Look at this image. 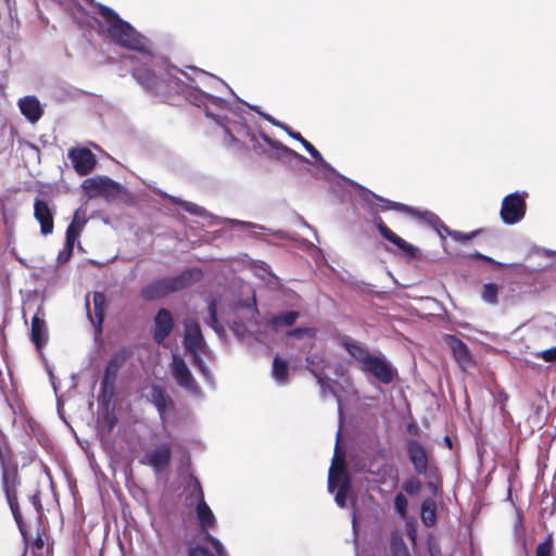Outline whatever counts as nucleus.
<instances>
[{"label":"nucleus","instance_id":"nucleus-1","mask_svg":"<svg viewBox=\"0 0 556 556\" xmlns=\"http://www.w3.org/2000/svg\"><path fill=\"white\" fill-rule=\"evenodd\" d=\"M194 76H190L180 68H172L168 74L174 77V85H162L157 90L164 93L169 88L174 89L173 94H182L185 98L198 108H203L205 115L215 121L223 127L231 141H240L241 138H249L253 149L257 151L260 143L254 134L247 127L242 115L243 109L238 103H229L225 99L213 96L200 88V85L219 91L222 88L228 89L233 96L231 88L222 79L208 74L198 67H191Z\"/></svg>","mask_w":556,"mask_h":556},{"label":"nucleus","instance_id":"nucleus-2","mask_svg":"<svg viewBox=\"0 0 556 556\" xmlns=\"http://www.w3.org/2000/svg\"><path fill=\"white\" fill-rule=\"evenodd\" d=\"M99 14L104 21L109 39L125 49L134 50L139 55H129L131 63L136 64L131 70L132 77L150 94L162 101H169L174 89L168 87L164 93L157 92L162 85H174V77L168 74L176 66L168 64L166 60L152 55L148 48V39L138 33L132 25L124 21L112 8L97 3Z\"/></svg>","mask_w":556,"mask_h":556},{"label":"nucleus","instance_id":"nucleus-3","mask_svg":"<svg viewBox=\"0 0 556 556\" xmlns=\"http://www.w3.org/2000/svg\"><path fill=\"white\" fill-rule=\"evenodd\" d=\"M350 186H352L355 190H357L359 198L371 205L374 201L378 202V206L381 211H396L400 213L408 214L409 216L414 217L415 219L425 223L432 227L434 224L438 226H441V218L433 212L425 210L421 211L419 208L400 203L394 202L388 199H384L375 192L370 191L369 189L363 187L362 185L357 184L356 181H353L351 179L344 178Z\"/></svg>","mask_w":556,"mask_h":556},{"label":"nucleus","instance_id":"nucleus-4","mask_svg":"<svg viewBox=\"0 0 556 556\" xmlns=\"http://www.w3.org/2000/svg\"><path fill=\"white\" fill-rule=\"evenodd\" d=\"M340 432L339 429L336 438L333 457L328 472V491L333 493L334 490L338 489L334 494V502L339 507L344 508L348 493L351 489V478L344 465L345 451L339 444Z\"/></svg>","mask_w":556,"mask_h":556},{"label":"nucleus","instance_id":"nucleus-5","mask_svg":"<svg viewBox=\"0 0 556 556\" xmlns=\"http://www.w3.org/2000/svg\"><path fill=\"white\" fill-rule=\"evenodd\" d=\"M200 277L198 269H187L174 277L161 278L143 287L140 296L146 301L164 298L191 286Z\"/></svg>","mask_w":556,"mask_h":556},{"label":"nucleus","instance_id":"nucleus-6","mask_svg":"<svg viewBox=\"0 0 556 556\" xmlns=\"http://www.w3.org/2000/svg\"><path fill=\"white\" fill-rule=\"evenodd\" d=\"M406 455L413 466L414 472L420 477H435L439 471L437 462L431 452L419 441H406Z\"/></svg>","mask_w":556,"mask_h":556},{"label":"nucleus","instance_id":"nucleus-7","mask_svg":"<svg viewBox=\"0 0 556 556\" xmlns=\"http://www.w3.org/2000/svg\"><path fill=\"white\" fill-rule=\"evenodd\" d=\"M129 357L127 349L115 352L105 365L104 374L101 380L100 397L103 403H109L114 394V386L121 368L126 364Z\"/></svg>","mask_w":556,"mask_h":556},{"label":"nucleus","instance_id":"nucleus-8","mask_svg":"<svg viewBox=\"0 0 556 556\" xmlns=\"http://www.w3.org/2000/svg\"><path fill=\"white\" fill-rule=\"evenodd\" d=\"M527 192H513L504 197L500 216L505 225H516L521 222L527 212Z\"/></svg>","mask_w":556,"mask_h":556},{"label":"nucleus","instance_id":"nucleus-9","mask_svg":"<svg viewBox=\"0 0 556 556\" xmlns=\"http://www.w3.org/2000/svg\"><path fill=\"white\" fill-rule=\"evenodd\" d=\"M170 368L173 378L180 388H182L184 390H186L188 393L195 397H203L202 389L195 381L194 377L192 376L190 369L188 368L182 357H180L177 354H174Z\"/></svg>","mask_w":556,"mask_h":556},{"label":"nucleus","instance_id":"nucleus-10","mask_svg":"<svg viewBox=\"0 0 556 556\" xmlns=\"http://www.w3.org/2000/svg\"><path fill=\"white\" fill-rule=\"evenodd\" d=\"M261 137L270 147L271 152L267 153L260 146L257 149V150H260V153L267 154L268 157L275 159L283 164H292L293 162H296V163H308L309 162L305 156L301 155L300 153L295 152L294 150L282 144L280 141L271 139L266 134L261 132Z\"/></svg>","mask_w":556,"mask_h":556},{"label":"nucleus","instance_id":"nucleus-11","mask_svg":"<svg viewBox=\"0 0 556 556\" xmlns=\"http://www.w3.org/2000/svg\"><path fill=\"white\" fill-rule=\"evenodd\" d=\"M362 370L372 375L382 384H390L397 376L396 368L383 356L372 355Z\"/></svg>","mask_w":556,"mask_h":556},{"label":"nucleus","instance_id":"nucleus-12","mask_svg":"<svg viewBox=\"0 0 556 556\" xmlns=\"http://www.w3.org/2000/svg\"><path fill=\"white\" fill-rule=\"evenodd\" d=\"M87 223L86 218L79 219V210L75 212L74 217L66 228L65 232V245L58 254V263L64 264L70 261L73 255V250L77 238L79 237L81 229Z\"/></svg>","mask_w":556,"mask_h":556},{"label":"nucleus","instance_id":"nucleus-13","mask_svg":"<svg viewBox=\"0 0 556 556\" xmlns=\"http://www.w3.org/2000/svg\"><path fill=\"white\" fill-rule=\"evenodd\" d=\"M81 187L88 192L89 197H112L119 193L121 185L108 176H96L84 180Z\"/></svg>","mask_w":556,"mask_h":556},{"label":"nucleus","instance_id":"nucleus-14","mask_svg":"<svg viewBox=\"0 0 556 556\" xmlns=\"http://www.w3.org/2000/svg\"><path fill=\"white\" fill-rule=\"evenodd\" d=\"M444 342L450 348L454 359L463 370L475 366V359L463 340L454 334H446Z\"/></svg>","mask_w":556,"mask_h":556},{"label":"nucleus","instance_id":"nucleus-15","mask_svg":"<svg viewBox=\"0 0 556 556\" xmlns=\"http://www.w3.org/2000/svg\"><path fill=\"white\" fill-rule=\"evenodd\" d=\"M68 159L72 161L75 172L80 176L90 174L97 164L94 154L87 148L70 149Z\"/></svg>","mask_w":556,"mask_h":556},{"label":"nucleus","instance_id":"nucleus-16","mask_svg":"<svg viewBox=\"0 0 556 556\" xmlns=\"http://www.w3.org/2000/svg\"><path fill=\"white\" fill-rule=\"evenodd\" d=\"M372 222L383 239L396 245L401 251H403V253L407 257L415 258L417 256V248H415L413 244L408 243L400 236H397L395 232H393L390 228H388L380 216L374 215Z\"/></svg>","mask_w":556,"mask_h":556},{"label":"nucleus","instance_id":"nucleus-17","mask_svg":"<svg viewBox=\"0 0 556 556\" xmlns=\"http://www.w3.org/2000/svg\"><path fill=\"white\" fill-rule=\"evenodd\" d=\"M286 132L293 139L298 140L300 144L309 153V155L316 160L317 168L324 174L325 177H331L338 175L337 170L324 160L320 152L305 138L302 137L300 132L293 131L290 127H286Z\"/></svg>","mask_w":556,"mask_h":556},{"label":"nucleus","instance_id":"nucleus-18","mask_svg":"<svg viewBox=\"0 0 556 556\" xmlns=\"http://www.w3.org/2000/svg\"><path fill=\"white\" fill-rule=\"evenodd\" d=\"M174 329V318L167 308H160L154 316L153 340L162 344Z\"/></svg>","mask_w":556,"mask_h":556},{"label":"nucleus","instance_id":"nucleus-19","mask_svg":"<svg viewBox=\"0 0 556 556\" xmlns=\"http://www.w3.org/2000/svg\"><path fill=\"white\" fill-rule=\"evenodd\" d=\"M172 450L168 444L156 446L152 452L144 456L142 464L151 466L156 473H161L169 465Z\"/></svg>","mask_w":556,"mask_h":556},{"label":"nucleus","instance_id":"nucleus-20","mask_svg":"<svg viewBox=\"0 0 556 556\" xmlns=\"http://www.w3.org/2000/svg\"><path fill=\"white\" fill-rule=\"evenodd\" d=\"M34 217L40 225V232L43 236L53 232V211L48 202L42 199H35L34 202Z\"/></svg>","mask_w":556,"mask_h":556},{"label":"nucleus","instance_id":"nucleus-21","mask_svg":"<svg viewBox=\"0 0 556 556\" xmlns=\"http://www.w3.org/2000/svg\"><path fill=\"white\" fill-rule=\"evenodd\" d=\"M327 362L325 357L318 353H313L306 356V369L313 374L320 388V394L326 397V387L328 386L325 368Z\"/></svg>","mask_w":556,"mask_h":556},{"label":"nucleus","instance_id":"nucleus-22","mask_svg":"<svg viewBox=\"0 0 556 556\" xmlns=\"http://www.w3.org/2000/svg\"><path fill=\"white\" fill-rule=\"evenodd\" d=\"M186 352L201 350L204 355L208 352L200 325L195 321L186 325V332L182 340Z\"/></svg>","mask_w":556,"mask_h":556},{"label":"nucleus","instance_id":"nucleus-23","mask_svg":"<svg viewBox=\"0 0 556 556\" xmlns=\"http://www.w3.org/2000/svg\"><path fill=\"white\" fill-rule=\"evenodd\" d=\"M2 486H3V491L5 493V497H7L8 504L10 506V508H11L13 518H14V520H15L18 529H20V531L22 533H24V531H23V518H22V515L20 513L18 503H17V498H16V492L14 490V488H15V478H13L12 481H10L9 475H8L5 469H3V473H2Z\"/></svg>","mask_w":556,"mask_h":556},{"label":"nucleus","instance_id":"nucleus-24","mask_svg":"<svg viewBox=\"0 0 556 556\" xmlns=\"http://www.w3.org/2000/svg\"><path fill=\"white\" fill-rule=\"evenodd\" d=\"M30 339L38 351L48 342V328L40 309L31 318Z\"/></svg>","mask_w":556,"mask_h":556},{"label":"nucleus","instance_id":"nucleus-25","mask_svg":"<svg viewBox=\"0 0 556 556\" xmlns=\"http://www.w3.org/2000/svg\"><path fill=\"white\" fill-rule=\"evenodd\" d=\"M17 104L21 113L30 123L38 122L43 114L40 101L35 96H25L18 100Z\"/></svg>","mask_w":556,"mask_h":556},{"label":"nucleus","instance_id":"nucleus-26","mask_svg":"<svg viewBox=\"0 0 556 556\" xmlns=\"http://www.w3.org/2000/svg\"><path fill=\"white\" fill-rule=\"evenodd\" d=\"M148 399L155 406L160 418L163 421L168 405L172 403V400L166 393L165 389L160 384H152Z\"/></svg>","mask_w":556,"mask_h":556},{"label":"nucleus","instance_id":"nucleus-27","mask_svg":"<svg viewBox=\"0 0 556 556\" xmlns=\"http://www.w3.org/2000/svg\"><path fill=\"white\" fill-rule=\"evenodd\" d=\"M92 300H93L94 319L91 317V314H90V304H89L88 299L86 300L87 315H88L91 324L94 326L97 325L98 331H101L102 323L104 319V307L106 304V296L103 292L96 291V292H93Z\"/></svg>","mask_w":556,"mask_h":556},{"label":"nucleus","instance_id":"nucleus-28","mask_svg":"<svg viewBox=\"0 0 556 556\" xmlns=\"http://www.w3.org/2000/svg\"><path fill=\"white\" fill-rule=\"evenodd\" d=\"M195 515L202 530L215 527L216 518L205 500L201 498V501L195 503Z\"/></svg>","mask_w":556,"mask_h":556},{"label":"nucleus","instance_id":"nucleus-29","mask_svg":"<svg viewBox=\"0 0 556 556\" xmlns=\"http://www.w3.org/2000/svg\"><path fill=\"white\" fill-rule=\"evenodd\" d=\"M342 345L354 359L362 364V369L367 364V359L371 358L374 355L370 354L362 343L352 339H344Z\"/></svg>","mask_w":556,"mask_h":556},{"label":"nucleus","instance_id":"nucleus-30","mask_svg":"<svg viewBox=\"0 0 556 556\" xmlns=\"http://www.w3.org/2000/svg\"><path fill=\"white\" fill-rule=\"evenodd\" d=\"M420 519L425 527H433L437 522V504L428 497L425 498L420 506Z\"/></svg>","mask_w":556,"mask_h":556},{"label":"nucleus","instance_id":"nucleus-31","mask_svg":"<svg viewBox=\"0 0 556 556\" xmlns=\"http://www.w3.org/2000/svg\"><path fill=\"white\" fill-rule=\"evenodd\" d=\"M154 192H155V194L162 197L163 199H168L170 202L179 204L186 212H188L192 215H197V216H206L207 215V212L204 207L199 206L192 202L180 200V199L169 195L159 189L155 190Z\"/></svg>","mask_w":556,"mask_h":556},{"label":"nucleus","instance_id":"nucleus-32","mask_svg":"<svg viewBox=\"0 0 556 556\" xmlns=\"http://www.w3.org/2000/svg\"><path fill=\"white\" fill-rule=\"evenodd\" d=\"M188 353L191 355V363L192 365L201 372L204 380L207 384L211 387L215 386L214 377L211 370L205 365L204 361L201 357V350L195 351H188Z\"/></svg>","mask_w":556,"mask_h":556},{"label":"nucleus","instance_id":"nucleus-33","mask_svg":"<svg viewBox=\"0 0 556 556\" xmlns=\"http://www.w3.org/2000/svg\"><path fill=\"white\" fill-rule=\"evenodd\" d=\"M188 353L191 355V363L192 365L201 372L204 380L207 384L211 387L215 386L214 377L211 370L205 365L204 361L201 357V350L195 351H188Z\"/></svg>","mask_w":556,"mask_h":556},{"label":"nucleus","instance_id":"nucleus-34","mask_svg":"<svg viewBox=\"0 0 556 556\" xmlns=\"http://www.w3.org/2000/svg\"><path fill=\"white\" fill-rule=\"evenodd\" d=\"M273 378L278 384H286L289 380V367L288 363L280 358L279 356H276L273 362V369H271Z\"/></svg>","mask_w":556,"mask_h":556},{"label":"nucleus","instance_id":"nucleus-35","mask_svg":"<svg viewBox=\"0 0 556 556\" xmlns=\"http://www.w3.org/2000/svg\"><path fill=\"white\" fill-rule=\"evenodd\" d=\"M298 317L299 313L296 311L281 312L273 315L269 319V324L275 328L292 326L296 321Z\"/></svg>","mask_w":556,"mask_h":556},{"label":"nucleus","instance_id":"nucleus-36","mask_svg":"<svg viewBox=\"0 0 556 556\" xmlns=\"http://www.w3.org/2000/svg\"><path fill=\"white\" fill-rule=\"evenodd\" d=\"M187 490H188V495H187L188 501H190V502L195 501V503H197V502L201 501V498L205 500L202 485H201L199 479L197 477H194L193 475H189V477H188Z\"/></svg>","mask_w":556,"mask_h":556},{"label":"nucleus","instance_id":"nucleus-37","mask_svg":"<svg viewBox=\"0 0 556 556\" xmlns=\"http://www.w3.org/2000/svg\"><path fill=\"white\" fill-rule=\"evenodd\" d=\"M498 286L495 282H488L483 285L481 298L482 300L491 305L498 303Z\"/></svg>","mask_w":556,"mask_h":556},{"label":"nucleus","instance_id":"nucleus-38","mask_svg":"<svg viewBox=\"0 0 556 556\" xmlns=\"http://www.w3.org/2000/svg\"><path fill=\"white\" fill-rule=\"evenodd\" d=\"M389 556H410L408 548L401 536H392Z\"/></svg>","mask_w":556,"mask_h":556},{"label":"nucleus","instance_id":"nucleus-39","mask_svg":"<svg viewBox=\"0 0 556 556\" xmlns=\"http://www.w3.org/2000/svg\"><path fill=\"white\" fill-rule=\"evenodd\" d=\"M421 486H422V484H421V481L419 480V478H417L416 476H410L403 482L402 490L407 495L415 496V495L419 494Z\"/></svg>","mask_w":556,"mask_h":556},{"label":"nucleus","instance_id":"nucleus-40","mask_svg":"<svg viewBox=\"0 0 556 556\" xmlns=\"http://www.w3.org/2000/svg\"><path fill=\"white\" fill-rule=\"evenodd\" d=\"M327 382H328V386L326 387V397L328 395H332L333 397L337 399L339 417L341 418L342 417L341 396H340L339 391L337 389L339 387V382L333 380V379H330L328 377H327Z\"/></svg>","mask_w":556,"mask_h":556},{"label":"nucleus","instance_id":"nucleus-41","mask_svg":"<svg viewBox=\"0 0 556 556\" xmlns=\"http://www.w3.org/2000/svg\"><path fill=\"white\" fill-rule=\"evenodd\" d=\"M535 556H554V541L552 534L547 535L545 540L538 545Z\"/></svg>","mask_w":556,"mask_h":556},{"label":"nucleus","instance_id":"nucleus-42","mask_svg":"<svg viewBox=\"0 0 556 556\" xmlns=\"http://www.w3.org/2000/svg\"><path fill=\"white\" fill-rule=\"evenodd\" d=\"M408 501L403 492H399L394 497V509L396 514L404 518L407 515Z\"/></svg>","mask_w":556,"mask_h":556},{"label":"nucleus","instance_id":"nucleus-43","mask_svg":"<svg viewBox=\"0 0 556 556\" xmlns=\"http://www.w3.org/2000/svg\"><path fill=\"white\" fill-rule=\"evenodd\" d=\"M515 535H516V541L521 548L520 556H529L528 548H527V539L525 535L523 527L520 521L515 527Z\"/></svg>","mask_w":556,"mask_h":556},{"label":"nucleus","instance_id":"nucleus-44","mask_svg":"<svg viewBox=\"0 0 556 556\" xmlns=\"http://www.w3.org/2000/svg\"><path fill=\"white\" fill-rule=\"evenodd\" d=\"M483 232V229H476L473 231H470V232H463V231H459V230H453V233H452V238L457 241V242H466V241H469V240H472L475 238H477L479 235H481Z\"/></svg>","mask_w":556,"mask_h":556},{"label":"nucleus","instance_id":"nucleus-45","mask_svg":"<svg viewBox=\"0 0 556 556\" xmlns=\"http://www.w3.org/2000/svg\"><path fill=\"white\" fill-rule=\"evenodd\" d=\"M205 541L211 544V546L213 547V549L216 553V556H228L227 551L225 549L224 545L217 538L207 533L205 535Z\"/></svg>","mask_w":556,"mask_h":556},{"label":"nucleus","instance_id":"nucleus-46","mask_svg":"<svg viewBox=\"0 0 556 556\" xmlns=\"http://www.w3.org/2000/svg\"><path fill=\"white\" fill-rule=\"evenodd\" d=\"M427 482H426V486L428 488V490L435 496L439 494V491H440V488H439V482H440V470L438 471V475L435 477H424Z\"/></svg>","mask_w":556,"mask_h":556},{"label":"nucleus","instance_id":"nucleus-47","mask_svg":"<svg viewBox=\"0 0 556 556\" xmlns=\"http://www.w3.org/2000/svg\"><path fill=\"white\" fill-rule=\"evenodd\" d=\"M254 268L256 270L257 276L261 277L262 279H265L266 276H274L271 274L270 266L263 261H257L254 264Z\"/></svg>","mask_w":556,"mask_h":556},{"label":"nucleus","instance_id":"nucleus-48","mask_svg":"<svg viewBox=\"0 0 556 556\" xmlns=\"http://www.w3.org/2000/svg\"><path fill=\"white\" fill-rule=\"evenodd\" d=\"M463 257H464V258H478V260H482V261H484V262H488V263H490V264H493V265H494V266H496V267H502V266H504V264H503V263L497 262V261L493 260L492 257H490V256H488V255H484V254H482V253H480V252H478V251H475L473 253H470V254H468V255H464Z\"/></svg>","mask_w":556,"mask_h":556},{"label":"nucleus","instance_id":"nucleus-49","mask_svg":"<svg viewBox=\"0 0 556 556\" xmlns=\"http://www.w3.org/2000/svg\"><path fill=\"white\" fill-rule=\"evenodd\" d=\"M207 313H208V324L212 328L216 329V325L218 323L217 320V307H216V302L214 300H212L210 303H208V306H207Z\"/></svg>","mask_w":556,"mask_h":556},{"label":"nucleus","instance_id":"nucleus-50","mask_svg":"<svg viewBox=\"0 0 556 556\" xmlns=\"http://www.w3.org/2000/svg\"><path fill=\"white\" fill-rule=\"evenodd\" d=\"M539 357L547 363L556 362V346L536 353Z\"/></svg>","mask_w":556,"mask_h":556},{"label":"nucleus","instance_id":"nucleus-51","mask_svg":"<svg viewBox=\"0 0 556 556\" xmlns=\"http://www.w3.org/2000/svg\"><path fill=\"white\" fill-rule=\"evenodd\" d=\"M441 226L442 227L434 224L431 228L435 230V232L442 240H445L447 236L452 237L453 230L450 229L442 220Z\"/></svg>","mask_w":556,"mask_h":556},{"label":"nucleus","instance_id":"nucleus-52","mask_svg":"<svg viewBox=\"0 0 556 556\" xmlns=\"http://www.w3.org/2000/svg\"><path fill=\"white\" fill-rule=\"evenodd\" d=\"M231 223L236 226H239L241 229H244V230H254V229L267 230L265 227L257 225V224L250 223V222H242V220L233 219V220H231Z\"/></svg>","mask_w":556,"mask_h":556},{"label":"nucleus","instance_id":"nucleus-53","mask_svg":"<svg viewBox=\"0 0 556 556\" xmlns=\"http://www.w3.org/2000/svg\"><path fill=\"white\" fill-rule=\"evenodd\" d=\"M252 110H254L255 112H257L261 116H263L266 121H268L269 123H271L273 125L277 126V127H280L282 128L283 130H286V127H288L287 125L285 124H281L279 123L278 121H276L273 116H270L269 114H266V113H263L261 111H258L257 106H251Z\"/></svg>","mask_w":556,"mask_h":556},{"label":"nucleus","instance_id":"nucleus-54","mask_svg":"<svg viewBox=\"0 0 556 556\" xmlns=\"http://www.w3.org/2000/svg\"><path fill=\"white\" fill-rule=\"evenodd\" d=\"M188 556H214L207 548L202 546H193L189 548Z\"/></svg>","mask_w":556,"mask_h":556},{"label":"nucleus","instance_id":"nucleus-55","mask_svg":"<svg viewBox=\"0 0 556 556\" xmlns=\"http://www.w3.org/2000/svg\"><path fill=\"white\" fill-rule=\"evenodd\" d=\"M407 535L413 543L416 542L417 531H416V528L410 523H407Z\"/></svg>","mask_w":556,"mask_h":556},{"label":"nucleus","instance_id":"nucleus-56","mask_svg":"<svg viewBox=\"0 0 556 556\" xmlns=\"http://www.w3.org/2000/svg\"><path fill=\"white\" fill-rule=\"evenodd\" d=\"M407 431L412 434L417 435L419 433V428L415 424H409L407 426Z\"/></svg>","mask_w":556,"mask_h":556},{"label":"nucleus","instance_id":"nucleus-57","mask_svg":"<svg viewBox=\"0 0 556 556\" xmlns=\"http://www.w3.org/2000/svg\"><path fill=\"white\" fill-rule=\"evenodd\" d=\"M5 444V435L3 434V432L0 430V458L2 459L3 456H2V446Z\"/></svg>","mask_w":556,"mask_h":556},{"label":"nucleus","instance_id":"nucleus-58","mask_svg":"<svg viewBox=\"0 0 556 556\" xmlns=\"http://www.w3.org/2000/svg\"><path fill=\"white\" fill-rule=\"evenodd\" d=\"M305 331H306V329H304V328H296L291 332V334L296 338H300Z\"/></svg>","mask_w":556,"mask_h":556},{"label":"nucleus","instance_id":"nucleus-59","mask_svg":"<svg viewBox=\"0 0 556 556\" xmlns=\"http://www.w3.org/2000/svg\"><path fill=\"white\" fill-rule=\"evenodd\" d=\"M444 442H445V444H446L448 447H452V440H451V438H450L448 435H446V437L444 438Z\"/></svg>","mask_w":556,"mask_h":556},{"label":"nucleus","instance_id":"nucleus-60","mask_svg":"<svg viewBox=\"0 0 556 556\" xmlns=\"http://www.w3.org/2000/svg\"><path fill=\"white\" fill-rule=\"evenodd\" d=\"M42 545H43V542H42V540L39 538V539L36 541V546L40 548V547H42Z\"/></svg>","mask_w":556,"mask_h":556},{"label":"nucleus","instance_id":"nucleus-61","mask_svg":"<svg viewBox=\"0 0 556 556\" xmlns=\"http://www.w3.org/2000/svg\"><path fill=\"white\" fill-rule=\"evenodd\" d=\"M87 3L92 4L97 8V3L94 0H85Z\"/></svg>","mask_w":556,"mask_h":556},{"label":"nucleus","instance_id":"nucleus-62","mask_svg":"<svg viewBox=\"0 0 556 556\" xmlns=\"http://www.w3.org/2000/svg\"><path fill=\"white\" fill-rule=\"evenodd\" d=\"M352 527H353V530L355 531L356 530V518H355V516L353 517Z\"/></svg>","mask_w":556,"mask_h":556},{"label":"nucleus","instance_id":"nucleus-63","mask_svg":"<svg viewBox=\"0 0 556 556\" xmlns=\"http://www.w3.org/2000/svg\"><path fill=\"white\" fill-rule=\"evenodd\" d=\"M303 225L315 232V230L306 222L303 220Z\"/></svg>","mask_w":556,"mask_h":556},{"label":"nucleus","instance_id":"nucleus-64","mask_svg":"<svg viewBox=\"0 0 556 556\" xmlns=\"http://www.w3.org/2000/svg\"><path fill=\"white\" fill-rule=\"evenodd\" d=\"M237 100H238V102H240L241 104L247 105V103H245L244 101H241V100H240V99H238V98H237Z\"/></svg>","mask_w":556,"mask_h":556}]
</instances>
